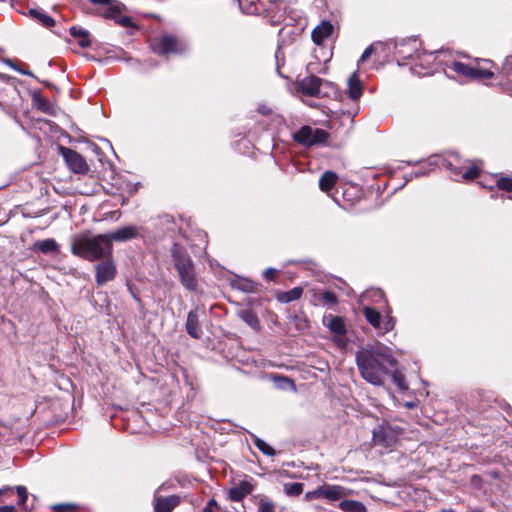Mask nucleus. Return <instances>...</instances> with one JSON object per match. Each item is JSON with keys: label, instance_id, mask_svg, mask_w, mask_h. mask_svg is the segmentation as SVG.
Here are the masks:
<instances>
[{"label": "nucleus", "instance_id": "53", "mask_svg": "<svg viewBox=\"0 0 512 512\" xmlns=\"http://www.w3.org/2000/svg\"><path fill=\"white\" fill-rule=\"evenodd\" d=\"M67 507H68L67 505H56V506H54V509L55 510H62V509H65Z\"/></svg>", "mask_w": 512, "mask_h": 512}, {"label": "nucleus", "instance_id": "12", "mask_svg": "<svg viewBox=\"0 0 512 512\" xmlns=\"http://www.w3.org/2000/svg\"><path fill=\"white\" fill-rule=\"evenodd\" d=\"M323 80L315 75H309L298 81L299 90L311 97H317L321 94V85Z\"/></svg>", "mask_w": 512, "mask_h": 512}, {"label": "nucleus", "instance_id": "48", "mask_svg": "<svg viewBox=\"0 0 512 512\" xmlns=\"http://www.w3.org/2000/svg\"><path fill=\"white\" fill-rule=\"evenodd\" d=\"M253 289H254V283L251 281H246L245 285L243 286V290L250 292V291H253Z\"/></svg>", "mask_w": 512, "mask_h": 512}, {"label": "nucleus", "instance_id": "31", "mask_svg": "<svg viewBox=\"0 0 512 512\" xmlns=\"http://www.w3.org/2000/svg\"><path fill=\"white\" fill-rule=\"evenodd\" d=\"M33 101L38 110L51 115L54 114L55 108L47 99L43 98L40 95H35L33 97Z\"/></svg>", "mask_w": 512, "mask_h": 512}, {"label": "nucleus", "instance_id": "33", "mask_svg": "<svg viewBox=\"0 0 512 512\" xmlns=\"http://www.w3.org/2000/svg\"><path fill=\"white\" fill-rule=\"evenodd\" d=\"M253 438V443L255 444V446L265 455L267 456H274L275 455V450L269 445L267 444L264 440H262L261 438L253 435L252 436Z\"/></svg>", "mask_w": 512, "mask_h": 512}, {"label": "nucleus", "instance_id": "60", "mask_svg": "<svg viewBox=\"0 0 512 512\" xmlns=\"http://www.w3.org/2000/svg\"><path fill=\"white\" fill-rule=\"evenodd\" d=\"M3 492H4V490H3V489H0V495H1Z\"/></svg>", "mask_w": 512, "mask_h": 512}, {"label": "nucleus", "instance_id": "10", "mask_svg": "<svg viewBox=\"0 0 512 512\" xmlns=\"http://www.w3.org/2000/svg\"><path fill=\"white\" fill-rule=\"evenodd\" d=\"M116 274V265L110 258H107V260L98 263L95 267V281L99 286L114 280Z\"/></svg>", "mask_w": 512, "mask_h": 512}, {"label": "nucleus", "instance_id": "2", "mask_svg": "<svg viewBox=\"0 0 512 512\" xmlns=\"http://www.w3.org/2000/svg\"><path fill=\"white\" fill-rule=\"evenodd\" d=\"M74 255L80 256L88 261H95L101 258H110L113 245L109 242L106 234L89 235L88 233L76 237L71 245Z\"/></svg>", "mask_w": 512, "mask_h": 512}, {"label": "nucleus", "instance_id": "4", "mask_svg": "<svg viewBox=\"0 0 512 512\" xmlns=\"http://www.w3.org/2000/svg\"><path fill=\"white\" fill-rule=\"evenodd\" d=\"M403 432V427L387 420H382L381 423L374 427L372 440L374 445L392 450L395 448Z\"/></svg>", "mask_w": 512, "mask_h": 512}, {"label": "nucleus", "instance_id": "49", "mask_svg": "<svg viewBox=\"0 0 512 512\" xmlns=\"http://www.w3.org/2000/svg\"><path fill=\"white\" fill-rule=\"evenodd\" d=\"M14 506H3L0 508V512H14Z\"/></svg>", "mask_w": 512, "mask_h": 512}, {"label": "nucleus", "instance_id": "40", "mask_svg": "<svg viewBox=\"0 0 512 512\" xmlns=\"http://www.w3.org/2000/svg\"><path fill=\"white\" fill-rule=\"evenodd\" d=\"M497 186L502 190L512 192V179L508 177H502L497 181Z\"/></svg>", "mask_w": 512, "mask_h": 512}, {"label": "nucleus", "instance_id": "22", "mask_svg": "<svg viewBox=\"0 0 512 512\" xmlns=\"http://www.w3.org/2000/svg\"><path fill=\"white\" fill-rule=\"evenodd\" d=\"M34 248L45 255L56 254L59 252V245L52 238L36 241L34 243Z\"/></svg>", "mask_w": 512, "mask_h": 512}, {"label": "nucleus", "instance_id": "6", "mask_svg": "<svg viewBox=\"0 0 512 512\" xmlns=\"http://www.w3.org/2000/svg\"><path fill=\"white\" fill-rule=\"evenodd\" d=\"M329 133L321 128H313L309 125L302 126L293 134V140L303 146H314L326 143Z\"/></svg>", "mask_w": 512, "mask_h": 512}, {"label": "nucleus", "instance_id": "23", "mask_svg": "<svg viewBox=\"0 0 512 512\" xmlns=\"http://www.w3.org/2000/svg\"><path fill=\"white\" fill-rule=\"evenodd\" d=\"M71 36L78 40V44L82 48H87L91 45L89 39V32L81 27L72 26L69 29Z\"/></svg>", "mask_w": 512, "mask_h": 512}, {"label": "nucleus", "instance_id": "51", "mask_svg": "<svg viewBox=\"0 0 512 512\" xmlns=\"http://www.w3.org/2000/svg\"><path fill=\"white\" fill-rule=\"evenodd\" d=\"M504 91H505L507 94H509V95H511V96H512V85H510V84H509V85H507V86L504 88Z\"/></svg>", "mask_w": 512, "mask_h": 512}, {"label": "nucleus", "instance_id": "46", "mask_svg": "<svg viewBox=\"0 0 512 512\" xmlns=\"http://www.w3.org/2000/svg\"><path fill=\"white\" fill-rule=\"evenodd\" d=\"M258 112L261 113L262 115H269L271 113V110L267 106L261 105L258 107Z\"/></svg>", "mask_w": 512, "mask_h": 512}, {"label": "nucleus", "instance_id": "32", "mask_svg": "<svg viewBox=\"0 0 512 512\" xmlns=\"http://www.w3.org/2000/svg\"><path fill=\"white\" fill-rule=\"evenodd\" d=\"M316 301L318 304L335 305L337 303V296L332 291H324L317 296Z\"/></svg>", "mask_w": 512, "mask_h": 512}, {"label": "nucleus", "instance_id": "8", "mask_svg": "<svg viewBox=\"0 0 512 512\" xmlns=\"http://www.w3.org/2000/svg\"><path fill=\"white\" fill-rule=\"evenodd\" d=\"M153 50L161 55L181 54L186 51V44L172 35H164L152 43Z\"/></svg>", "mask_w": 512, "mask_h": 512}, {"label": "nucleus", "instance_id": "44", "mask_svg": "<svg viewBox=\"0 0 512 512\" xmlns=\"http://www.w3.org/2000/svg\"><path fill=\"white\" fill-rule=\"evenodd\" d=\"M374 51V47L373 45H370L369 47H367L364 52L362 53L359 61H358V64L360 63H363L364 61H366L373 53Z\"/></svg>", "mask_w": 512, "mask_h": 512}, {"label": "nucleus", "instance_id": "24", "mask_svg": "<svg viewBox=\"0 0 512 512\" xmlns=\"http://www.w3.org/2000/svg\"><path fill=\"white\" fill-rule=\"evenodd\" d=\"M370 299L373 300L377 304H380V302H383L384 304H386L384 293L380 289H370V290L365 291L360 296L359 302L361 304H364L365 302H367ZM386 307H388V306L385 305V308Z\"/></svg>", "mask_w": 512, "mask_h": 512}, {"label": "nucleus", "instance_id": "41", "mask_svg": "<svg viewBox=\"0 0 512 512\" xmlns=\"http://www.w3.org/2000/svg\"><path fill=\"white\" fill-rule=\"evenodd\" d=\"M502 72L507 77H512V56L505 59L502 67Z\"/></svg>", "mask_w": 512, "mask_h": 512}, {"label": "nucleus", "instance_id": "11", "mask_svg": "<svg viewBox=\"0 0 512 512\" xmlns=\"http://www.w3.org/2000/svg\"><path fill=\"white\" fill-rule=\"evenodd\" d=\"M140 227L135 225H127L120 227L112 232L106 233L109 238V242L112 244L115 242H126L132 239L137 238L140 235Z\"/></svg>", "mask_w": 512, "mask_h": 512}, {"label": "nucleus", "instance_id": "54", "mask_svg": "<svg viewBox=\"0 0 512 512\" xmlns=\"http://www.w3.org/2000/svg\"><path fill=\"white\" fill-rule=\"evenodd\" d=\"M203 512H212V508H210V505H206L203 509Z\"/></svg>", "mask_w": 512, "mask_h": 512}, {"label": "nucleus", "instance_id": "35", "mask_svg": "<svg viewBox=\"0 0 512 512\" xmlns=\"http://www.w3.org/2000/svg\"><path fill=\"white\" fill-rule=\"evenodd\" d=\"M258 1L259 0H238L241 10L247 14H255L258 12Z\"/></svg>", "mask_w": 512, "mask_h": 512}, {"label": "nucleus", "instance_id": "42", "mask_svg": "<svg viewBox=\"0 0 512 512\" xmlns=\"http://www.w3.org/2000/svg\"><path fill=\"white\" fill-rule=\"evenodd\" d=\"M17 494L19 496V504H24L25 501L28 498V492L24 486H17L16 487Z\"/></svg>", "mask_w": 512, "mask_h": 512}, {"label": "nucleus", "instance_id": "21", "mask_svg": "<svg viewBox=\"0 0 512 512\" xmlns=\"http://www.w3.org/2000/svg\"><path fill=\"white\" fill-rule=\"evenodd\" d=\"M28 15L45 28H51L55 25V20L43 10L31 8Z\"/></svg>", "mask_w": 512, "mask_h": 512}, {"label": "nucleus", "instance_id": "3", "mask_svg": "<svg viewBox=\"0 0 512 512\" xmlns=\"http://www.w3.org/2000/svg\"><path fill=\"white\" fill-rule=\"evenodd\" d=\"M171 257L183 287L189 291H195L198 281L194 263L187 250L179 244L174 243L171 247Z\"/></svg>", "mask_w": 512, "mask_h": 512}, {"label": "nucleus", "instance_id": "58", "mask_svg": "<svg viewBox=\"0 0 512 512\" xmlns=\"http://www.w3.org/2000/svg\"><path fill=\"white\" fill-rule=\"evenodd\" d=\"M138 65L140 66V67H139V71H142V70H143V68H142L141 64H140V63H138Z\"/></svg>", "mask_w": 512, "mask_h": 512}, {"label": "nucleus", "instance_id": "9", "mask_svg": "<svg viewBox=\"0 0 512 512\" xmlns=\"http://www.w3.org/2000/svg\"><path fill=\"white\" fill-rule=\"evenodd\" d=\"M60 153L71 171L77 174H86L89 171V166L85 159L76 151L60 147Z\"/></svg>", "mask_w": 512, "mask_h": 512}, {"label": "nucleus", "instance_id": "37", "mask_svg": "<svg viewBox=\"0 0 512 512\" xmlns=\"http://www.w3.org/2000/svg\"><path fill=\"white\" fill-rule=\"evenodd\" d=\"M392 380L396 384L399 390L405 391L408 389L407 385L405 384L404 376L397 370L390 371Z\"/></svg>", "mask_w": 512, "mask_h": 512}, {"label": "nucleus", "instance_id": "57", "mask_svg": "<svg viewBox=\"0 0 512 512\" xmlns=\"http://www.w3.org/2000/svg\"><path fill=\"white\" fill-rule=\"evenodd\" d=\"M483 63L486 64V65H490L491 62L489 60H483Z\"/></svg>", "mask_w": 512, "mask_h": 512}, {"label": "nucleus", "instance_id": "38", "mask_svg": "<svg viewBox=\"0 0 512 512\" xmlns=\"http://www.w3.org/2000/svg\"><path fill=\"white\" fill-rule=\"evenodd\" d=\"M259 512H275L273 502L266 497H262L259 502Z\"/></svg>", "mask_w": 512, "mask_h": 512}, {"label": "nucleus", "instance_id": "30", "mask_svg": "<svg viewBox=\"0 0 512 512\" xmlns=\"http://www.w3.org/2000/svg\"><path fill=\"white\" fill-rule=\"evenodd\" d=\"M271 380L275 383L276 387L283 390H296L294 381L286 376L271 375Z\"/></svg>", "mask_w": 512, "mask_h": 512}, {"label": "nucleus", "instance_id": "13", "mask_svg": "<svg viewBox=\"0 0 512 512\" xmlns=\"http://www.w3.org/2000/svg\"><path fill=\"white\" fill-rule=\"evenodd\" d=\"M395 55L401 59H409L412 53L417 51V40L415 38L404 39L394 42Z\"/></svg>", "mask_w": 512, "mask_h": 512}, {"label": "nucleus", "instance_id": "55", "mask_svg": "<svg viewBox=\"0 0 512 512\" xmlns=\"http://www.w3.org/2000/svg\"><path fill=\"white\" fill-rule=\"evenodd\" d=\"M406 407H408V408H412V407H414V404H413V403L408 402V403H406Z\"/></svg>", "mask_w": 512, "mask_h": 512}, {"label": "nucleus", "instance_id": "18", "mask_svg": "<svg viewBox=\"0 0 512 512\" xmlns=\"http://www.w3.org/2000/svg\"><path fill=\"white\" fill-rule=\"evenodd\" d=\"M253 491V485L248 481H241L238 485L232 487L229 491V497L232 501H241L245 496Z\"/></svg>", "mask_w": 512, "mask_h": 512}, {"label": "nucleus", "instance_id": "27", "mask_svg": "<svg viewBox=\"0 0 512 512\" xmlns=\"http://www.w3.org/2000/svg\"><path fill=\"white\" fill-rule=\"evenodd\" d=\"M240 319L251 328L257 330L260 326L257 315L251 309H243L238 313Z\"/></svg>", "mask_w": 512, "mask_h": 512}, {"label": "nucleus", "instance_id": "59", "mask_svg": "<svg viewBox=\"0 0 512 512\" xmlns=\"http://www.w3.org/2000/svg\"><path fill=\"white\" fill-rule=\"evenodd\" d=\"M442 512H454L453 510H443Z\"/></svg>", "mask_w": 512, "mask_h": 512}, {"label": "nucleus", "instance_id": "43", "mask_svg": "<svg viewBox=\"0 0 512 512\" xmlns=\"http://www.w3.org/2000/svg\"><path fill=\"white\" fill-rule=\"evenodd\" d=\"M116 22L123 27H134L131 18L128 16H120L116 19Z\"/></svg>", "mask_w": 512, "mask_h": 512}, {"label": "nucleus", "instance_id": "28", "mask_svg": "<svg viewBox=\"0 0 512 512\" xmlns=\"http://www.w3.org/2000/svg\"><path fill=\"white\" fill-rule=\"evenodd\" d=\"M338 177L332 171H326L319 180V187L322 191H329L335 185Z\"/></svg>", "mask_w": 512, "mask_h": 512}, {"label": "nucleus", "instance_id": "17", "mask_svg": "<svg viewBox=\"0 0 512 512\" xmlns=\"http://www.w3.org/2000/svg\"><path fill=\"white\" fill-rule=\"evenodd\" d=\"M186 331L195 339H200L202 336V329L199 325V319L196 311H190L186 320Z\"/></svg>", "mask_w": 512, "mask_h": 512}, {"label": "nucleus", "instance_id": "47", "mask_svg": "<svg viewBox=\"0 0 512 512\" xmlns=\"http://www.w3.org/2000/svg\"><path fill=\"white\" fill-rule=\"evenodd\" d=\"M280 57H283V53L281 52V50L279 48L276 51V53H275V58H276V61H277V71H278L279 74H280V66H279Z\"/></svg>", "mask_w": 512, "mask_h": 512}, {"label": "nucleus", "instance_id": "39", "mask_svg": "<svg viewBox=\"0 0 512 512\" xmlns=\"http://www.w3.org/2000/svg\"><path fill=\"white\" fill-rule=\"evenodd\" d=\"M322 491H323V485L317 487L315 490L306 492L305 500L311 501L314 499L323 498Z\"/></svg>", "mask_w": 512, "mask_h": 512}, {"label": "nucleus", "instance_id": "50", "mask_svg": "<svg viewBox=\"0 0 512 512\" xmlns=\"http://www.w3.org/2000/svg\"><path fill=\"white\" fill-rule=\"evenodd\" d=\"M93 4H110L111 0H90Z\"/></svg>", "mask_w": 512, "mask_h": 512}, {"label": "nucleus", "instance_id": "1", "mask_svg": "<svg viewBox=\"0 0 512 512\" xmlns=\"http://www.w3.org/2000/svg\"><path fill=\"white\" fill-rule=\"evenodd\" d=\"M356 364L363 379L368 383L381 386L384 377L395 369L396 360L383 346H369L356 353Z\"/></svg>", "mask_w": 512, "mask_h": 512}, {"label": "nucleus", "instance_id": "15", "mask_svg": "<svg viewBox=\"0 0 512 512\" xmlns=\"http://www.w3.org/2000/svg\"><path fill=\"white\" fill-rule=\"evenodd\" d=\"M351 494V490L340 485H323L322 495L329 501H337Z\"/></svg>", "mask_w": 512, "mask_h": 512}, {"label": "nucleus", "instance_id": "34", "mask_svg": "<svg viewBox=\"0 0 512 512\" xmlns=\"http://www.w3.org/2000/svg\"><path fill=\"white\" fill-rule=\"evenodd\" d=\"M452 71L459 75L470 78L471 66L462 62L454 61L448 66Z\"/></svg>", "mask_w": 512, "mask_h": 512}, {"label": "nucleus", "instance_id": "19", "mask_svg": "<svg viewBox=\"0 0 512 512\" xmlns=\"http://www.w3.org/2000/svg\"><path fill=\"white\" fill-rule=\"evenodd\" d=\"M324 324L336 335H345L347 330L343 319L339 316L329 315L324 318Z\"/></svg>", "mask_w": 512, "mask_h": 512}, {"label": "nucleus", "instance_id": "29", "mask_svg": "<svg viewBox=\"0 0 512 512\" xmlns=\"http://www.w3.org/2000/svg\"><path fill=\"white\" fill-rule=\"evenodd\" d=\"M494 76V73L487 67H482L479 64L477 66H471L470 78L476 80L490 79Z\"/></svg>", "mask_w": 512, "mask_h": 512}, {"label": "nucleus", "instance_id": "5", "mask_svg": "<svg viewBox=\"0 0 512 512\" xmlns=\"http://www.w3.org/2000/svg\"><path fill=\"white\" fill-rule=\"evenodd\" d=\"M363 314L368 323L375 328L379 334H385L391 331L395 326V320L391 316V309L386 307L384 316L375 308L365 305Z\"/></svg>", "mask_w": 512, "mask_h": 512}, {"label": "nucleus", "instance_id": "20", "mask_svg": "<svg viewBox=\"0 0 512 512\" xmlns=\"http://www.w3.org/2000/svg\"><path fill=\"white\" fill-rule=\"evenodd\" d=\"M363 93L362 84L357 72H354L348 78V94L352 100H358Z\"/></svg>", "mask_w": 512, "mask_h": 512}, {"label": "nucleus", "instance_id": "26", "mask_svg": "<svg viewBox=\"0 0 512 512\" xmlns=\"http://www.w3.org/2000/svg\"><path fill=\"white\" fill-rule=\"evenodd\" d=\"M343 512H367L365 505L357 500H343L339 503Z\"/></svg>", "mask_w": 512, "mask_h": 512}, {"label": "nucleus", "instance_id": "45", "mask_svg": "<svg viewBox=\"0 0 512 512\" xmlns=\"http://www.w3.org/2000/svg\"><path fill=\"white\" fill-rule=\"evenodd\" d=\"M276 274H277V271L276 269L274 268H267L264 273H263V276L265 277V279L267 280H274V278L276 277Z\"/></svg>", "mask_w": 512, "mask_h": 512}, {"label": "nucleus", "instance_id": "16", "mask_svg": "<svg viewBox=\"0 0 512 512\" xmlns=\"http://www.w3.org/2000/svg\"><path fill=\"white\" fill-rule=\"evenodd\" d=\"M180 502V498L175 495L168 497L155 496V512H171Z\"/></svg>", "mask_w": 512, "mask_h": 512}, {"label": "nucleus", "instance_id": "36", "mask_svg": "<svg viewBox=\"0 0 512 512\" xmlns=\"http://www.w3.org/2000/svg\"><path fill=\"white\" fill-rule=\"evenodd\" d=\"M284 491L288 496H298L303 492V484L298 482L285 484Z\"/></svg>", "mask_w": 512, "mask_h": 512}, {"label": "nucleus", "instance_id": "7", "mask_svg": "<svg viewBox=\"0 0 512 512\" xmlns=\"http://www.w3.org/2000/svg\"><path fill=\"white\" fill-rule=\"evenodd\" d=\"M442 165L451 171V177L459 181L462 180H472L479 176L480 170L476 166H470L465 168L461 165V160L458 154H452L450 159H445L442 162Z\"/></svg>", "mask_w": 512, "mask_h": 512}, {"label": "nucleus", "instance_id": "25", "mask_svg": "<svg viewBox=\"0 0 512 512\" xmlns=\"http://www.w3.org/2000/svg\"><path fill=\"white\" fill-rule=\"evenodd\" d=\"M303 294L302 287H294L289 291L281 292L277 295V300L281 303H290L300 299Z\"/></svg>", "mask_w": 512, "mask_h": 512}, {"label": "nucleus", "instance_id": "56", "mask_svg": "<svg viewBox=\"0 0 512 512\" xmlns=\"http://www.w3.org/2000/svg\"><path fill=\"white\" fill-rule=\"evenodd\" d=\"M215 504L214 500H211L209 501V503L207 505H210V508H212V506Z\"/></svg>", "mask_w": 512, "mask_h": 512}, {"label": "nucleus", "instance_id": "52", "mask_svg": "<svg viewBox=\"0 0 512 512\" xmlns=\"http://www.w3.org/2000/svg\"><path fill=\"white\" fill-rule=\"evenodd\" d=\"M411 71L412 73H415V74H418V75H426V74H429V72H424V73H421V72H418L416 67H412L411 68Z\"/></svg>", "mask_w": 512, "mask_h": 512}, {"label": "nucleus", "instance_id": "14", "mask_svg": "<svg viewBox=\"0 0 512 512\" xmlns=\"http://www.w3.org/2000/svg\"><path fill=\"white\" fill-rule=\"evenodd\" d=\"M334 27L330 21H322L317 25L311 34L312 40L315 44L321 45L333 33Z\"/></svg>", "mask_w": 512, "mask_h": 512}]
</instances>
